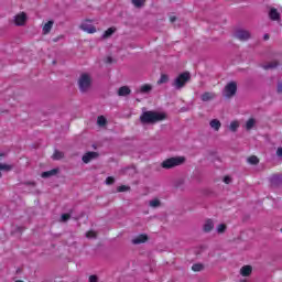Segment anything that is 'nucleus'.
Masks as SVG:
<instances>
[{
    "instance_id": "nucleus-1",
    "label": "nucleus",
    "mask_w": 282,
    "mask_h": 282,
    "mask_svg": "<svg viewBox=\"0 0 282 282\" xmlns=\"http://www.w3.org/2000/svg\"><path fill=\"white\" fill-rule=\"evenodd\" d=\"M139 120L141 124H158V122L166 120V115L164 112H158L155 110H147V108H142V113Z\"/></svg>"
},
{
    "instance_id": "nucleus-2",
    "label": "nucleus",
    "mask_w": 282,
    "mask_h": 282,
    "mask_svg": "<svg viewBox=\"0 0 282 282\" xmlns=\"http://www.w3.org/2000/svg\"><path fill=\"white\" fill-rule=\"evenodd\" d=\"M184 162H186V158H184V156H173V158L164 160L161 163V167L169 171L171 169H175V166H182V164H184Z\"/></svg>"
},
{
    "instance_id": "nucleus-3",
    "label": "nucleus",
    "mask_w": 282,
    "mask_h": 282,
    "mask_svg": "<svg viewBox=\"0 0 282 282\" xmlns=\"http://www.w3.org/2000/svg\"><path fill=\"white\" fill-rule=\"evenodd\" d=\"M78 87H79V91L82 94H87V91H89V89H91V75L87 74V73H83L79 78H78Z\"/></svg>"
},
{
    "instance_id": "nucleus-4",
    "label": "nucleus",
    "mask_w": 282,
    "mask_h": 282,
    "mask_svg": "<svg viewBox=\"0 0 282 282\" xmlns=\"http://www.w3.org/2000/svg\"><path fill=\"white\" fill-rule=\"evenodd\" d=\"M191 82V73L189 72H184L181 73L172 83L174 89H182L186 87V83Z\"/></svg>"
},
{
    "instance_id": "nucleus-5",
    "label": "nucleus",
    "mask_w": 282,
    "mask_h": 282,
    "mask_svg": "<svg viewBox=\"0 0 282 282\" xmlns=\"http://www.w3.org/2000/svg\"><path fill=\"white\" fill-rule=\"evenodd\" d=\"M225 98H232V96H237V82H229L224 89Z\"/></svg>"
},
{
    "instance_id": "nucleus-6",
    "label": "nucleus",
    "mask_w": 282,
    "mask_h": 282,
    "mask_svg": "<svg viewBox=\"0 0 282 282\" xmlns=\"http://www.w3.org/2000/svg\"><path fill=\"white\" fill-rule=\"evenodd\" d=\"M235 39L238 41H249L251 34L250 31L243 29H237L234 33Z\"/></svg>"
},
{
    "instance_id": "nucleus-7",
    "label": "nucleus",
    "mask_w": 282,
    "mask_h": 282,
    "mask_svg": "<svg viewBox=\"0 0 282 282\" xmlns=\"http://www.w3.org/2000/svg\"><path fill=\"white\" fill-rule=\"evenodd\" d=\"M270 184L272 188H279L282 185V175L274 174L270 177Z\"/></svg>"
},
{
    "instance_id": "nucleus-8",
    "label": "nucleus",
    "mask_w": 282,
    "mask_h": 282,
    "mask_svg": "<svg viewBox=\"0 0 282 282\" xmlns=\"http://www.w3.org/2000/svg\"><path fill=\"white\" fill-rule=\"evenodd\" d=\"M99 155L100 154L98 152H87L83 155L82 160L84 164H89L91 160H96L97 158H99Z\"/></svg>"
},
{
    "instance_id": "nucleus-9",
    "label": "nucleus",
    "mask_w": 282,
    "mask_h": 282,
    "mask_svg": "<svg viewBox=\"0 0 282 282\" xmlns=\"http://www.w3.org/2000/svg\"><path fill=\"white\" fill-rule=\"evenodd\" d=\"M149 241V236L147 234H141L132 239L133 246H140V243H147Z\"/></svg>"
},
{
    "instance_id": "nucleus-10",
    "label": "nucleus",
    "mask_w": 282,
    "mask_h": 282,
    "mask_svg": "<svg viewBox=\"0 0 282 282\" xmlns=\"http://www.w3.org/2000/svg\"><path fill=\"white\" fill-rule=\"evenodd\" d=\"M58 173H61V169L56 167V169L43 172L41 174V177H43V180H47L50 177H54V175H58Z\"/></svg>"
},
{
    "instance_id": "nucleus-11",
    "label": "nucleus",
    "mask_w": 282,
    "mask_h": 282,
    "mask_svg": "<svg viewBox=\"0 0 282 282\" xmlns=\"http://www.w3.org/2000/svg\"><path fill=\"white\" fill-rule=\"evenodd\" d=\"M269 19H271V21H281V13H279L276 8H271L270 9Z\"/></svg>"
},
{
    "instance_id": "nucleus-12",
    "label": "nucleus",
    "mask_w": 282,
    "mask_h": 282,
    "mask_svg": "<svg viewBox=\"0 0 282 282\" xmlns=\"http://www.w3.org/2000/svg\"><path fill=\"white\" fill-rule=\"evenodd\" d=\"M15 25H25V21H28V15L25 13H21L15 15Z\"/></svg>"
},
{
    "instance_id": "nucleus-13",
    "label": "nucleus",
    "mask_w": 282,
    "mask_h": 282,
    "mask_svg": "<svg viewBox=\"0 0 282 282\" xmlns=\"http://www.w3.org/2000/svg\"><path fill=\"white\" fill-rule=\"evenodd\" d=\"M153 90V87L149 84H144L143 86L140 87L139 90L135 91V94H151Z\"/></svg>"
},
{
    "instance_id": "nucleus-14",
    "label": "nucleus",
    "mask_w": 282,
    "mask_h": 282,
    "mask_svg": "<svg viewBox=\"0 0 282 282\" xmlns=\"http://www.w3.org/2000/svg\"><path fill=\"white\" fill-rule=\"evenodd\" d=\"M130 95H131V88H129V86H121L118 89V96L124 97Z\"/></svg>"
},
{
    "instance_id": "nucleus-15",
    "label": "nucleus",
    "mask_w": 282,
    "mask_h": 282,
    "mask_svg": "<svg viewBox=\"0 0 282 282\" xmlns=\"http://www.w3.org/2000/svg\"><path fill=\"white\" fill-rule=\"evenodd\" d=\"M215 228V223H213V219H207L203 226L204 232H210Z\"/></svg>"
},
{
    "instance_id": "nucleus-16",
    "label": "nucleus",
    "mask_w": 282,
    "mask_h": 282,
    "mask_svg": "<svg viewBox=\"0 0 282 282\" xmlns=\"http://www.w3.org/2000/svg\"><path fill=\"white\" fill-rule=\"evenodd\" d=\"M52 28H54V20H50L44 24L42 29L43 34H50V32H52Z\"/></svg>"
},
{
    "instance_id": "nucleus-17",
    "label": "nucleus",
    "mask_w": 282,
    "mask_h": 282,
    "mask_svg": "<svg viewBox=\"0 0 282 282\" xmlns=\"http://www.w3.org/2000/svg\"><path fill=\"white\" fill-rule=\"evenodd\" d=\"M215 96H216L215 93H208V91H206V93H204V94L200 96V99H202L203 102H208V101H210V100H214Z\"/></svg>"
},
{
    "instance_id": "nucleus-18",
    "label": "nucleus",
    "mask_w": 282,
    "mask_h": 282,
    "mask_svg": "<svg viewBox=\"0 0 282 282\" xmlns=\"http://www.w3.org/2000/svg\"><path fill=\"white\" fill-rule=\"evenodd\" d=\"M209 127H212L214 131H219V129H221V121H219V119H213L209 122Z\"/></svg>"
},
{
    "instance_id": "nucleus-19",
    "label": "nucleus",
    "mask_w": 282,
    "mask_h": 282,
    "mask_svg": "<svg viewBox=\"0 0 282 282\" xmlns=\"http://www.w3.org/2000/svg\"><path fill=\"white\" fill-rule=\"evenodd\" d=\"M240 274L242 276H250L252 274V267L251 265H245L240 269Z\"/></svg>"
},
{
    "instance_id": "nucleus-20",
    "label": "nucleus",
    "mask_w": 282,
    "mask_h": 282,
    "mask_svg": "<svg viewBox=\"0 0 282 282\" xmlns=\"http://www.w3.org/2000/svg\"><path fill=\"white\" fill-rule=\"evenodd\" d=\"M82 30L84 32H87L88 34H95L96 32V26L89 25V24H82Z\"/></svg>"
},
{
    "instance_id": "nucleus-21",
    "label": "nucleus",
    "mask_w": 282,
    "mask_h": 282,
    "mask_svg": "<svg viewBox=\"0 0 282 282\" xmlns=\"http://www.w3.org/2000/svg\"><path fill=\"white\" fill-rule=\"evenodd\" d=\"M115 33H116V28H109L104 32V34L101 35V39H109L113 36Z\"/></svg>"
},
{
    "instance_id": "nucleus-22",
    "label": "nucleus",
    "mask_w": 282,
    "mask_h": 282,
    "mask_svg": "<svg viewBox=\"0 0 282 282\" xmlns=\"http://www.w3.org/2000/svg\"><path fill=\"white\" fill-rule=\"evenodd\" d=\"M279 67V62L274 61V62H270L267 65H262V69H276Z\"/></svg>"
},
{
    "instance_id": "nucleus-23",
    "label": "nucleus",
    "mask_w": 282,
    "mask_h": 282,
    "mask_svg": "<svg viewBox=\"0 0 282 282\" xmlns=\"http://www.w3.org/2000/svg\"><path fill=\"white\" fill-rule=\"evenodd\" d=\"M247 162L252 166H257V164H259V158L257 155H251L247 159Z\"/></svg>"
},
{
    "instance_id": "nucleus-24",
    "label": "nucleus",
    "mask_w": 282,
    "mask_h": 282,
    "mask_svg": "<svg viewBox=\"0 0 282 282\" xmlns=\"http://www.w3.org/2000/svg\"><path fill=\"white\" fill-rule=\"evenodd\" d=\"M14 169V165L0 163V171H6V173H10Z\"/></svg>"
},
{
    "instance_id": "nucleus-25",
    "label": "nucleus",
    "mask_w": 282,
    "mask_h": 282,
    "mask_svg": "<svg viewBox=\"0 0 282 282\" xmlns=\"http://www.w3.org/2000/svg\"><path fill=\"white\" fill-rule=\"evenodd\" d=\"M149 206H151V208H160V206H162V202H160L158 198H154L150 200Z\"/></svg>"
},
{
    "instance_id": "nucleus-26",
    "label": "nucleus",
    "mask_w": 282,
    "mask_h": 282,
    "mask_svg": "<svg viewBox=\"0 0 282 282\" xmlns=\"http://www.w3.org/2000/svg\"><path fill=\"white\" fill-rule=\"evenodd\" d=\"M226 230H228V226H226V224H220L216 228V232H218V235H224Z\"/></svg>"
},
{
    "instance_id": "nucleus-27",
    "label": "nucleus",
    "mask_w": 282,
    "mask_h": 282,
    "mask_svg": "<svg viewBox=\"0 0 282 282\" xmlns=\"http://www.w3.org/2000/svg\"><path fill=\"white\" fill-rule=\"evenodd\" d=\"M63 158H65V154L58 150H55L52 155L53 160H63Z\"/></svg>"
},
{
    "instance_id": "nucleus-28",
    "label": "nucleus",
    "mask_w": 282,
    "mask_h": 282,
    "mask_svg": "<svg viewBox=\"0 0 282 282\" xmlns=\"http://www.w3.org/2000/svg\"><path fill=\"white\" fill-rule=\"evenodd\" d=\"M131 1L134 8H144V3H147V0H131Z\"/></svg>"
},
{
    "instance_id": "nucleus-29",
    "label": "nucleus",
    "mask_w": 282,
    "mask_h": 282,
    "mask_svg": "<svg viewBox=\"0 0 282 282\" xmlns=\"http://www.w3.org/2000/svg\"><path fill=\"white\" fill-rule=\"evenodd\" d=\"M166 83H169V75L162 74L158 80V85H166Z\"/></svg>"
},
{
    "instance_id": "nucleus-30",
    "label": "nucleus",
    "mask_w": 282,
    "mask_h": 282,
    "mask_svg": "<svg viewBox=\"0 0 282 282\" xmlns=\"http://www.w3.org/2000/svg\"><path fill=\"white\" fill-rule=\"evenodd\" d=\"M97 124L99 127H105L107 124V118H105V116H99L97 118Z\"/></svg>"
},
{
    "instance_id": "nucleus-31",
    "label": "nucleus",
    "mask_w": 282,
    "mask_h": 282,
    "mask_svg": "<svg viewBox=\"0 0 282 282\" xmlns=\"http://www.w3.org/2000/svg\"><path fill=\"white\" fill-rule=\"evenodd\" d=\"M256 122H257V121L254 120V118H250V119L247 121V123H246V129H247V131H250V129H253Z\"/></svg>"
},
{
    "instance_id": "nucleus-32",
    "label": "nucleus",
    "mask_w": 282,
    "mask_h": 282,
    "mask_svg": "<svg viewBox=\"0 0 282 282\" xmlns=\"http://www.w3.org/2000/svg\"><path fill=\"white\" fill-rule=\"evenodd\" d=\"M192 270H193V272H202V270H204V264L195 263L192 265Z\"/></svg>"
},
{
    "instance_id": "nucleus-33",
    "label": "nucleus",
    "mask_w": 282,
    "mask_h": 282,
    "mask_svg": "<svg viewBox=\"0 0 282 282\" xmlns=\"http://www.w3.org/2000/svg\"><path fill=\"white\" fill-rule=\"evenodd\" d=\"M230 131L236 133V131L239 129V122L238 121H231L229 126Z\"/></svg>"
},
{
    "instance_id": "nucleus-34",
    "label": "nucleus",
    "mask_w": 282,
    "mask_h": 282,
    "mask_svg": "<svg viewBox=\"0 0 282 282\" xmlns=\"http://www.w3.org/2000/svg\"><path fill=\"white\" fill-rule=\"evenodd\" d=\"M69 219H72L70 214H62V221H69Z\"/></svg>"
},
{
    "instance_id": "nucleus-35",
    "label": "nucleus",
    "mask_w": 282,
    "mask_h": 282,
    "mask_svg": "<svg viewBox=\"0 0 282 282\" xmlns=\"http://www.w3.org/2000/svg\"><path fill=\"white\" fill-rule=\"evenodd\" d=\"M86 237L88 239H96V232L95 231H88V232H86Z\"/></svg>"
},
{
    "instance_id": "nucleus-36",
    "label": "nucleus",
    "mask_w": 282,
    "mask_h": 282,
    "mask_svg": "<svg viewBox=\"0 0 282 282\" xmlns=\"http://www.w3.org/2000/svg\"><path fill=\"white\" fill-rule=\"evenodd\" d=\"M115 182H116V178H113V177H111V176H108V177L106 178V184H108V185L115 184Z\"/></svg>"
},
{
    "instance_id": "nucleus-37",
    "label": "nucleus",
    "mask_w": 282,
    "mask_h": 282,
    "mask_svg": "<svg viewBox=\"0 0 282 282\" xmlns=\"http://www.w3.org/2000/svg\"><path fill=\"white\" fill-rule=\"evenodd\" d=\"M118 193H124L126 191H129V187L121 185L117 188Z\"/></svg>"
},
{
    "instance_id": "nucleus-38",
    "label": "nucleus",
    "mask_w": 282,
    "mask_h": 282,
    "mask_svg": "<svg viewBox=\"0 0 282 282\" xmlns=\"http://www.w3.org/2000/svg\"><path fill=\"white\" fill-rule=\"evenodd\" d=\"M276 91H278L279 94H282V82H281V80L278 82Z\"/></svg>"
},
{
    "instance_id": "nucleus-39",
    "label": "nucleus",
    "mask_w": 282,
    "mask_h": 282,
    "mask_svg": "<svg viewBox=\"0 0 282 282\" xmlns=\"http://www.w3.org/2000/svg\"><path fill=\"white\" fill-rule=\"evenodd\" d=\"M224 182L225 184H230L232 182V178L230 176H225Z\"/></svg>"
},
{
    "instance_id": "nucleus-40",
    "label": "nucleus",
    "mask_w": 282,
    "mask_h": 282,
    "mask_svg": "<svg viewBox=\"0 0 282 282\" xmlns=\"http://www.w3.org/2000/svg\"><path fill=\"white\" fill-rule=\"evenodd\" d=\"M89 282H98V275H90Z\"/></svg>"
},
{
    "instance_id": "nucleus-41",
    "label": "nucleus",
    "mask_w": 282,
    "mask_h": 282,
    "mask_svg": "<svg viewBox=\"0 0 282 282\" xmlns=\"http://www.w3.org/2000/svg\"><path fill=\"white\" fill-rule=\"evenodd\" d=\"M276 155H278V158H282V148L281 147L278 148Z\"/></svg>"
},
{
    "instance_id": "nucleus-42",
    "label": "nucleus",
    "mask_w": 282,
    "mask_h": 282,
    "mask_svg": "<svg viewBox=\"0 0 282 282\" xmlns=\"http://www.w3.org/2000/svg\"><path fill=\"white\" fill-rule=\"evenodd\" d=\"M170 21H171V23H175V21H177V18H176L175 15H172V17L170 18Z\"/></svg>"
},
{
    "instance_id": "nucleus-43",
    "label": "nucleus",
    "mask_w": 282,
    "mask_h": 282,
    "mask_svg": "<svg viewBox=\"0 0 282 282\" xmlns=\"http://www.w3.org/2000/svg\"><path fill=\"white\" fill-rule=\"evenodd\" d=\"M263 39H264V41H269L270 40V35L269 34H264Z\"/></svg>"
},
{
    "instance_id": "nucleus-44",
    "label": "nucleus",
    "mask_w": 282,
    "mask_h": 282,
    "mask_svg": "<svg viewBox=\"0 0 282 282\" xmlns=\"http://www.w3.org/2000/svg\"><path fill=\"white\" fill-rule=\"evenodd\" d=\"M107 63H113V58L108 57V58H107Z\"/></svg>"
},
{
    "instance_id": "nucleus-45",
    "label": "nucleus",
    "mask_w": 282,
    "mask_h": 282,
    "mask_svg": "<svg viewBox=\"0 0 282 282\" xmlns=\"http://www.w3.org/2000/svg\"><path fill=\"white\" fill-rule=\"evenodd\" d=\"M15 274H21V269H17Z\"/></svg>"
},
{
    "instance_id": "nucleus-46",
    "label": "nucleus",
    "mask_w": 282,
    "mask_h": 282,
    "mask_svg": "<svg viewBox=\"0 0 282 282\" xmlns=\"http://www.w3.org/2000/svg\"><path fill=\"white\" fill-rule=\"evenodd\" d=\"M0 158H6V153H0Z\"/></svg>"
},
{
    "instance_id": "nucleus-47",
    "label": "nucleus",
    "mask_w": 282,
    "mask_h": 282,
    "mask_svg": "<svg viewBox=\"0 0 282 282\" xmlns=\"http://www.w3.org/2000/svg\"><path fill=\"white\" fill-rule=\"evenodd\" d=\"M53 65H56V61H53Z\"/></svg>"
},
{
    "instance_id": "nucleus-48",
    "label": "nucleus",
    "mask_w": 282,
    "mask_h": 282,
    "mask_svg": "<svg viewBox=\"0 0 282 282\" xmlns=\"http://www.w3.org/2000/svg\"><path fill=\"white\" fill-rule=\"evenodd\" d=\"M0 177H3V174L0 172Z\"/></svg>"
},
{
    "instance_id": "nucleus-49",
    "label": "nucleus",
    "mask_w": 282,
    "mask_h": 282,
    "mask_svg": "<svg viewBox=\"0 0 282 282\" xmlns=\"http://www.w3.org/2000/svg\"><path fill=\"white\" fill-rule=\"evenodd\" d=\"M137 102H140V99H137Z\"/></svg>"
}]
</instances>
